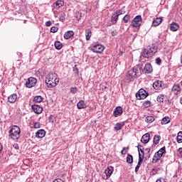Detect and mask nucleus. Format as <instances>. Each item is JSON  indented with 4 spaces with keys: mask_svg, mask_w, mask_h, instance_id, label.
Returning <instances> with one entry per match:
<instances>
[{
    "mask_svg": "<svg viewBox=\"0 0 182 182\" xmlns=\"http://www.w3.org/2000/svg\"><path fill=\"white\" fill-rule=\"evenodd\" d=\"M158 49L159 47L154 45H152L151 46L147 47L146 48L143 49L142 51L141 52L139 62H141V63H144V62L146 61L145 59H149V58L154 56V55L157 53Z\"/></svg>",
    "mask_w": 182,
    "mask_h": 182,
    "instance_id": "1",
    "label": "nucleus"
},
{
    "mask_svg": "<svg viewBox=\"0 0 182 182\" xmlns=\"http://www.w3.org/2000/svg\"><path fill=\"white\" fill-rule=\"evenodd\" d=\"M46 83L48 87H55L59 85V77L58 74L50 73L46 77Z\"/></svg>",
    "mask_w": 182,
    "mask_h": 182,
    "instance_id": "2",
    "label": "nucleus"
},
{
    "mask_svg": "<svg viewBox=\"0 0 182 182\" xmlns=\"http://www.w3.org/2000/svg\"><path fill=\"white\" fill-rule=\"evenodd\" d=\"M143 73H144V71L143 70V65L141 63H139V65L134 67L128 72V75L131 76V77H139V76H141Z\"/></svg>",
    "mask_w": 182,
    "mask_h": 182,
    "instance_id": "3",
    "label": "nucleus"
},
{
    "mask_svg": "<svg viewBox=\"0 0 182 182\" xmlns=\"http://www.w3.org/2000/svg\"><path fill=\"white\" fill-rule=\"evenodd\" d=\"M9 137L12 140L16 141L21 137V128L16 125H14L9 132Z\"/></svg>",
    "mask_w": 182,
    "mask_h": 182,
    "instance_id": "4",
    "label": "nucleus"
},
{
    "mask_svg": "<svg viewBox=\"0 0 182 182\" xmlns=\"http://www.w3.org/2000/svg\"><path fill=\"white\" fill-rule=\"evenodd\" d=\"M149 96V92H147L144 89L141 88L136 94V97L138 100H141L146 99Z\"/></svg>",
    "mask_w": 182,
    "mask_h": 182,
    "instance_id": "5",
    "label": "nucleus"
},
{
    "mask_svg": "<svg viewBox=\"0 0 182 182\" xmlns=\"http://www.w3.org/2000/svg\"><path fill=\"white\" fill-rule=\"evenodd\" d=\"M36 83H38V80L36 77H30L25 85L28 89H31V87L36 86Z\"/></svg>",
    "mask_w": 182,
    "mask_h": 182,
    "instance_id": "6",
    "label": "nucleus"
},
{
    "mask_svg": "<svg viewBox=\"0 0 182 182\" xmlns=\"http://www.w3.org/2000/svg\"><path fill=\"white\" fill-rule=\"evenodd\" d=\"M114 168L113 166H107V168L105 171L104 174H103V178L104 180H107L112 174H113V171Z\"/></svg>",
    "mask_w": 182,
    "mask_h": 182,
    "instance_id": "7",
    "label": "nucleus"
},
{
    "mask_svg": "<svg viewBox=\"0 0 182 182\" xmlns=\"http://www.w3.org/2000/svg\"><path fill=\"white\" fill-rule=\"evenodd\" d=\"M141 25V16H136L132 22L134 28H139Z\"/></svg>",
    "mask_w": 182,
    "mask_h": 182,
    "instance_id": "8",
    "label": "nucleus"
},
{
    "mask_svg": "<svg viewBox=\"0 0 182 182\" xmlns=\"http://www.w3.org/2000/svg\"><path fill=\"white\" fill-rule=\"evenodd\" d=\"M92 52H94V53H102L105 50V46L102 45H95L94 46L92 49Z\"/></svg>",
    "mask_w": 182,
    "mask_h": 182,
    "instance_id": "9",
    "label": "nucleus"
},
{
    "mask_svg": "<svg viewBox=\"0 0 182 182\" xmlns=\"http://www.w3.org/2000/svg\"><path fill=\"white\" fill-rule=\"evenodd\" d=\"M171 92L174 95H180L181 93V86H180V84H174L172 87Z\"/></svg>",
    "mask_w": 182,
    "mask_h": 182,
    "instance_id": "10",
    "label": "nucleus"
},
{
    "mask_svg": "<svg viewBox=\"0 0 182 182\" xmlns=\"http://www.w3.org/2000/svg\"><path fill=\"white\" fill-rule=\"evenodd\" d=\"M31 109L33 110L34 113L36 114H41L43 112V108L38 105H33Z\"/></svg>",
    "mask_w": 182,
    "mask_h": 182,
    "instance_id": "11",
    "label": "nucleus"
},
{
    "mask_svg": "<svg viewBox=\"0 0 182 182\" xmlns=\"http://www.w3.org/2000/svg\"><path fill=\"white\" fill-rule=\"evenodd\" d=\"M153 87L155 89V90H161V89H163V82L160 80H156L153 83Z\"/></svg>",
    "mask_w": 182,
    "mask_h": 182,
    "instance_id": "12",
    "label": "nucleus"
},
{
    "mask_svg": "<svg viewBox=\"0 0 182 182\" xmlns=\"http://www.w3.org/2000/svg\"><path fill=\"white\" fill-rule=\"evenodd\" d=\"M144 73L149 74L153 72V67H151V64L147 63L145 65L143 69Z\"/></svg>",
    "mask_w": 182,
    "mask_h": 182,
    "instance_id": "13",
    "label": "nucleus"
},
{
    "mask_svg": "<svg viewBox=\"0 0 182 182\" xmlns=\"http://www.w3.org/2000/svg\"><path fill=\"white\" fill-rule=\"evenodd\" d=\"M123 114V109L122 107H117L114 111V117H119V116H122Z\"/></svg>",
    "mask_w": 182,
    "mask_h": 182,
    "instance_id": "14",
    "label": "nucleus"
},
{
    "mask_svg": "<svg viewBox=\"0 0 182 182\" xmlns=\"http://www.w3.org/2000/svg\"><path fill=\"white\" fill-rule=\"evenodd\" d=\"M149 141H150V134L149 133L144 134L141 139V141L144 144H147V143H149Z\"/></svg>",
    "mask_w": 182,
    "mask_h": 182,
    "instance_id": "15",
    "label": "nucleus"
},
{
    "mask_svg": "<svg viewBox=\"0 0 182 182\" xmlns=\"http://www.w3.org/2000/svg\"><path fill=\"white\" fill-rule=\"evenodd\" d=\"M18 100V95L16 93L12 94L8 97V101L9 103H15Z\"/></svg>",
    "mask_w": 182,
    "mask_h": 182,
    "instance_id": "16",
    "label": "nucleus"
},
{
    "mask_svg": "<svg viewBox=\"0 0 182 182\" xmlns=\"http://www.w3.org/2000/svg\"><path fill=\"white\" fill-rule=\"evenodd\" d=\"M45 134H46V132L44 129H40L36 133V137L38 139H42L45 137Z\"/></svg>",
    "mask_w": 182,
    "mask_h": 182,
    "instance_id": "17",
    "label": "nucleus"
},
{
    "mask_svg": "<svg viewBox=\"0 0 182 182\" xmlns=\"http://www.w3.org/2000/svg\"><path fill=\"white\" fill-rule=\"evenodd\" d=\"M166 146H164L161 148L157 152H156L155 154H156L157 156L159 157V159H161V157H163V155L166 154Z\"/></svg>",
    "mask_w": 182,
    "mask_h": 182,
    "instance_id": "18",
    "label": "nucleus"
},
{
    "mask_svg": "<svg viewBox=\"0 0 182 182\" xmlns=\"http://www.w3.org/2000/svg\"><path fill=\"white\" fill-rule=\"evenodd\" d=\"M180 28V25H178V23H172L170 24V30L172 31V32H176L177 31H178Z\"/></svg>",
    "mask_w": 182,
    "mask_h": 182,
    "instance_id": "19",
    "label": "nucleus"
},
{
    "mask_svg": "<svg viewBox=\"0 0 182 182\" xmlns=\"http://www.w3.org/2000/svg\"><path fill=\"white\" fill-rule=\"evenodd\" d=\"M161 22H163V18L158 17L153 21L152 26L154 27L159 26V25H160Z\"/></svg>",
    "mask_w": 182,
    "mask_h": 182,
    "instance_id": "20",
    "label": "nucleus"
},
{
    "mask_svg": "<svg viewBox=\"0 0 182 182\" xmlns=\"http://www.w3.org/2000/svg\"><path fill=\"white\" fill-rule=\"evenodd\" d=\"M73 35H75V32H73V31H68L65 33L64 38L65 39H70Z\"/></svg>",
    "mask_w": 182,
    "mask_h": 182,
    "instance_id": "21",
    "label": "nucleus"
},
{
    "mask_svg": "<svg viewBox=\"0 0 182 182\" xmlns=\"http://www.w3.org/2000/svg\"><path fill=\"white\" fill-rule=\"evenodd\" d=\"M118 20H119V16L116 13L112 14L111 17V22H112V25L117 23Z\"/></svg>",
    "mask_w": 182,
    "mask_h": 182,
    "instance_id": "22",
    "label": "nucleus"
},
{
    "mask_svg": "<svg viewBox=\"0 0 182 182\" xmlns=\"http://www.w3.org/2000/svg\"><path fill=\"white\" fill-rule=\"evenodd\" d=\"M77 109H86L87 105L86 103H85V101L80 100L79 102L77 104Z\"/></svg>",
    "mask_w": 182,
    "mask_h": 182,
    "instance_id": "23",
    "label": "nucleus"
},
{
    "mask_svg": "<svg viewBox=\"0 0 182 182\" xmlns=\"http://www.w3.org/2000/svg\"><path fill=\"white\" fill-rule=\"evenodd\" d=\"M123 126H124V122H119V123H117L115 127H114V130H115L116 132H119V130H122V127H123Z\"/></svg>",
    "mask_w": 182,
    "mask_h": 182,
    "instance_id": "24",
    "label": "nucleus"
},
{
    "mask_svg": "<svg viewBox=\"0 0 182 182\" xmlns=\"http://www.w3.org/2000/svg\"><path fill=\"white\" fill-rule=\"evenodd\" d=\"M54 6H55V8H62V6H63V5H65V1H62V0H58L56 2L54 3Z\"/></svg>",
    "mask_w": 182,
    "mask_h": 182,
    "instance_id": "25",
    "label": "nucleus"
},
{
    "mask_svg": "<svg viewBox=\"0 0 182 182\" xmlns=\"http://www.w3.org/2000/svg\"><path fill=\"white\" fill-rule=\"evenodd\" d=\"M156 100H157V102L163 103V102H164V100H166V95L160 94L159 95H158Z\"/></svg>",
    "mask_w": 182,
    "mask_h": 182,
    "instance_id": "26",
    "label": "nucleus"
},
{
    "mask_svg": "<svg viewBox=\"0 0 182 182\" xmlns=\"http://www.w3.org/2000/svg\"><path fill=\"white\" fill-rule=\"evenodd\" d=\"M86 41H89L92 36V31L90 29L85 30Z\"/></svg>",
    "mask_w": 182,
    "mask_h": 182,
    "instance_id": "27",
    "label": "nucleus"
},
{
    "mask_svg": "<svg viewBox=\"0 0 182 182\" xmlns=\"http://www.w3.org/2000/svg\"><path fill=\"white\" fill-rule=\"evenodd\" d=\"M43 100V97L41 95H37L34 97L33 102H36V103H41Z\"/></svg>",
    "mask_w": 182,
    "mask_h": 182,
    "instance_id": "28",
    "label": "nucleus"
},
{
    "mask_svg": "<svg viewBox=\"0 0 182 182\" xmlns=\"http://www.w3.org/2000/svg\"><path fill=\"white\" fill-rule=\"evenodd\" d=\"M54 46H55V49L60 50V49H62L63 46L62 43H60V41H55L54 43Z\"/></svg>",
    "mask_w": 182,
    "mask_h": 182,
    "instance_id": "29",
    "label": "nucleus"
},
{
    "mask_svg": "<svg viewBox=\"0 0 182 182\" xmlns=\"http://www.w3.org/2000/svg\"><path fill=\"white\" fill-rule=\"evenodd\" d=\"M160 139H161V136H160V135H155L153 140L154 144L157 145V144L160 141Z\"/></svg>",
    "mask_w": 182,
    "mask_h": 182,
    "instance_id": "30",
    "label": "nucleus"
},
{
    "mask_svg": "<svg viewBox=\"0 0 182 182\" xmlns=\"http://www.w3.org/2000/svg\"><path fill=\"white\" fill-rule=\"evenodd\" d=\"M170 123V117H165L161 120V124H168Z\"/></svg>",
    "mask_w": 182,
    "mask_h": 182,
    "instance_id": "31",
    "label": "nucleus"
},
{
    "mask_svg": "<svg viewBox=\"0 0 182 182\" xmlns=\"http://www.w3.org/2000/svg\"><path fill=\"white\" fill-rule=\"evenodd\" d=\"M115 14L120 16V15H124V14H126V11H124V8L121 9L120 10H117Z\"/></svg>",
    "mask_w": 182,
    "mask_h": 182,
    "instance_id": "32",
    "label": "nucleus"
},
{
    "mask_svg": "<svg viewBox=\"0 0 182 182\" xmlns=\"http://www.w3.org/2000/svg\"><path fill=\"white\" fill-rule=\"evenodd\" d=\"M177 143H182V132H179L178 133V136L176 137Z\"/></svg>",
    "mask_w": 182,
    "mask_h": 182,
    "instance_id": "33",
    "label": "nucleus"
},
{
    "mask_svg": "<svg viewBox=\"0 0 182 182\" xmlns=\"http://www.w3.org/2000/svg\"><path fill=\"white\" fill-rule=\"evenodd\" d=\"M127 163H129V164L133 163V156L130 155V154H128L127 156Z\"/></svg>",
    "mask_w": 182,
    "mask_h": 182,
    "instance_id": "34",
    "label": "nucleus"
},
{
    "mask_svg": "<svg viewBox=\"0 0 182 182\" xmlns=\"http://www.w3.org/2000/svg\"><path fill=\"white\" fill-rule=\"evenodd\" d=\"M154 121V117L151 116L146 117L145 119V122H146V123H153Z\"/></svg>",
    "mask_w": 182,
    "mask_h": 182,
    "instance_id": "35",
    "label": "nucleus"
},
{
    "mask_svg": "<svg viewBox=\"0 0 182 182\" xmlns=\"http://www.w3.org/2000/svg\"><path fill=\"white\" fill-rule=\"evenodd\" d=\"M143 156H141V154L139 153V161H138V164H137V166H141V164L143 163Z\"/></svg>",
    "mask_w": 182,
    "mask_h": 182,
    "instance_id": "36",
    "label": "nucleus"
},
{
    "mask_svg": "<svg viewBox=\"0 0 182 182\" xmlns=\"http://www.w3.org/2000/svg\"><path fill=\"white\" fill-rule=\"evenodd\" d=\"M123 21L124 23H129V21H130V15L129 14L125 15L123 18Z\"/></svg>",
    "mask_w": 182,
    "mask_h": 182,
    "instance_id": "37",
    "label": "nucleus"
},
{
    "mask_svg": "<svg viewBox=\"0 0 182 182\" xmlns=\"http://www.w3.org/2000/svg\"><path fill=\"white\" fill-rule=\"evenodd\" d=\"M159 160H160V157L155 154L152 159V163H159Z\"/></svg>",
    "mask_w": 182,
    "mask_h": 182,
    "instance_id": "38",
    "label": "nucleus"
},
{
    "mask_svg": "<svg viewBox=\"0 0 182 182\" xmlns=\"http://www.w3.org/2000/svg\"><path fill=\"white\" fill-rule=\"evenodd\" d=\"M151 105V102L150 101H145L143 103V106L144 107H145L146 109H147V107H150V106Z\"/></svg>",
    "mask_w": 182,
    "mask_h": 182,
    "instance_id": "39",
    "label": "nucleus"
},
{
    "mask_svg": "<svg viewBox=\"0 0 182 182\" xmlns=\"http://www.w3.org/2000/svg\"><path fill=\"white\" fill-rule=\"evenodd\" d=\"M145 151H146V157H145V159L147 160V159H150V149L149 148H146L145 149Z\"/></svg>",
    "mask_w": 182,
    "mask_h": 182,
    "instance_id": "40",
    "label": "nucleus"
},
{
    "mask_svg": "<svg viewBox=\"0 0 182 182\" xmlns=\"http://www.w3.org/2000/svg\"><path fill=\"white\" fill-rule=\"evenodd\" d=\"M73 70L75 75H79V69H77L76 65L73 68Z\"/></svg>",
    "mask_w": 182,
    "mask_h": 182,
    "instance_id": "41",
    "label": "nucleus"
},
{
    "mask_svg": "<svg viewBox=\"0 0 182 182\" xmlns=\"http://www.w3.org/2000/svg\"><path fill=\"white\" fill-rule=\"evenodd\" d=\"M70 93H72L73 95H75L76 93V92H77V87H71L70 89Z\"/></svg>",
    "mask_w": 182,
    "mask_h": 182,
    "instance_id": "42",
    "label": "nucleus"
},
{
    "mask_svg": "<svg viewBox=\"0 0 182 182\" xmlns=\"http://www.w3.org/2000/svg\"><path fill=\"white\" fill-rule=\"evenodd\" d=\"M59 28L56 26H53L50 28V32H52L53 33H56L57 31H58Z\"/></svg>",
    "mask_w": 182,
    "mask_h": 182,
    "instance_id": "43",
    "label": "nucleus"
},
{
    "mask_svg": "<svg viewBox=\"0 0 182 182\" xmlns=\"http://www.w3.org/2000/svg\"><path fill=\"white\" fill-rule=\"evenodd\" d=\"M48 120L50 123H53L55 122V116L50 115V117H48Z\"/></svg>",
    "mask_w": 182,
    "mask_h": 182,
    "instance_id": "44",
    "label": "nucleus"
},
{
    "mask_svg": "<svg viewBox=\"0 0 182 182\" xmlns=\"http://www.w3.org/2000/svg\"><path fill=\"white\" fill-rule=\"evenodd\" d=\"M34 129H41V123L39 122H36L33 124Z\"/></svg>",
    "mask_w": 182,
    "mask_h": 182,
    "instance_id": "45",
    "label": "nucleus"
},
{
    "mask_svg": "<svg viewBox=\"0 0 182 182\" xmlns=\"http://www.w3.org/2000/svg\"><path fill=\"white\" fill-rule=\"evenodd\" d=\"M65 18H66V17H65V14H60V21H65Z\"/></svg>",
    "mask_w": 182,
    "mask_h": 182,
    "instance_id": "46",
    "label": "nucleus"
},
{
    "mask_svg": "<svg viewBox=\"0 0 182 182\" xmlns=\"http://www.w3.org/2000/svg\"><path fill=\"white\" fill-rule=\"evenodd\" d=\"M129 150V148H123L122 150L121 153L122 155H124L127 153V151Z\"/></svg>",
    "mask_w": 182,
    "mask_h": 182,
    "instance_id": "47",
    "label": "nucleus"
},
{
    "mask_svg": "<svg viewBox=\"0 0 182 182\" xmlns=\"http://www.w3.org/2000/svg\"><path fill=\"white\" fill-rule=\"evenodd\" d=\"M156 65H161V58H157L156 59Z\"/></svg>",
    "mask_w": 182,
    "mask_h": 182,
    "instance_id": "48",
    "label": "nucleus"
},
{
    "mask_svg": "<svg viewBox=\"0 0 182 182\" xmlns=\"http://www.w3.org/2000/svg\"><path fill=\"white\" fill-rule=\"evenodd\" d=\"M156 182H167L165 178H160L159 179L156 180Z\"/></svg>",
    "mask_w": 182,
    "mask_h": 182,
    "instance_id": "49",
    "label": "nucleus"
},
{
    "mask_svg": "<svg viewBox=\"0 0 182 182\" xmlns=\"http://www.w3.org/2000/svg\"><path fill=\"white\" fill-rule=\"evenodd\" d=\"M46 26H50L52 25V21H48L46 23Z\"/></svg>",
    "mask_w": 182,
    "mask_h": 182,
    "instance_id": "50",
    "label": "nucleus"
},
{
    "mask_svg": "<svg viewBox=\"0 0 182 182\" xmlns=\"http://www.w3.org/2000/svg\"><path fill=\"white\" fill-rule=\"evenodd\" d=\"M112 36H116L117 35V31H113L111 32Z\"/></svg>",
    "mask_w": 182,
    "mask_h": 182,
    "instance_id": "51",
    "label": "nucleus"
},
{
    "mask_svg": "<svg viewBox=\"0 0 182 182\" xmlns=\"http://www.w3.org/2000/svg\"><path fill=\"white\" fill-rule=\"evenodd\" d=\"M141 153V156H143V158H144V151L141 148L140 149H139V153Z\"/></svg>",
    "mask_w": 182,
    "mask_h": 182,
    "instance_id": "52",
    "label": "nucleus"
},
{
    "mask_svg": "<svg viewBox=\"0 0 182 182\" xmlns=\"http://www.w3.org/2000/svg\"><path fill=\"white\" fill-rule=\"evenodd\" d=\"M139 168H140V166L136 165V166L135 167V173H137V171H139Z\"/></svg>",
    "mask_w": 182,
    "mask_h": 182,
    "instance_id": "53",
    "label": "nucleus"
},
{
    "mask_svg": "<svg viewBox=\"0 0 182 182\" xmlns=\"http://www.w3.org/2000/svg\"><path fill=\"white\" fill-rule=\"evenodd\" d=\"M14 148L16 149V150H18V149H19V146H18L17 144L14 145Z\"/></svg>",
    "mask_w": 182,
    "mask_h": 182,
    "instance_id": "54",
    "label": "nucleus"
},
{
    "mask_svg": "<svg viewBox=\"0 0 182 182\" xmlns=\"http://www.w3.org/2000/svg\"><path fill=\"white\" fill-rule=\"evenodd\" d=\"M143 146L141 145H138L137 149H138V151L139 153H140V149H141Z\"/></svg>",
    "mask_w": 182,
    "mask_h": 182,
    "instance_id": "55",
    "label": "nucleus"
},
{
    "mask_svg": "<svg viewBox=\"0 0 182 182\" xmlns=\"http://www.w3.org/2000/svg\"><path fill=\"white\" fill-rule=\"evenodd\" d=\"M178 151L179 152V154H181V153H182V148H179L178 149Z\"/></svg>",
    "mask_w": 182,
    "mask_h": 182,
    "instance_id": "56",
    "label": "nucleus"
},
{
    "mask_svg": "<svg viewBox=\"0 0 182 182\" xmlns=\"http://www.w3.org/2000/svg\"><path fill=\"white\" fill-rule=\"evenodd\" d=\"M2 150V144L0 143V151Z\"/></svg>",
    "mask_w": 182,
    "mask_h": 182,
    "instance_id": "57",
    "label": "nucleus"
},
{
    "mask_svg": "<svg viewBox=\"0 0 182 182\" xmlns=\"http://www.w3.org/2000/svg\"><path fill=\"white\" fill-rule=\"evenodd\" d=\"M180 103L182 105V97L180 98Z\"/></svg>",
    "mask_w": 182,
    "mask_h": 182,
    "instance_id": "58",
    "label": "nucleus"
},
{
    "mask_svg": "<svg viewBox=\"0 0 182 182\" xmlns=\"http://www.w3.org/2000/svg\"><path fill=\"white\" fill-rule=\"evenodd\" d=\"M102 89H107V87L106 86H104Z\"/></svg>",
    "mask_w": 182,
    "mask_h": 182,
    "instance_id": "59",
    "label": "nucleus"
},
{
    "mask_svg": "<svg viewBox=\"0 0 182 182\" xmlns=\"http://www.w3.org/2000/svg\"><path fill=\"white\" fill-rule=\"evenodd\" d=\"M120 55H123V53H120V54H119Z\"/></svg>",
    "mask_w": 182,
    "mask_h": 182,
    "instance_id": "60",
    "label": "nucleus"
},
{
    "mask_svg": "<svg viewBox=\"0 0 182 182\" xmlns=\"http://www.w3.org/2000/svg\"><path fill=\"white\" fill-rule=\"evenodd\" d=\"M181 85L182 86V80L181 81Z\"/></svg>",
    "mask_w": 182,
    "mask_h": 182,
    "instance_id": "61",
    "label": "nucleus"
}]
</instances>
